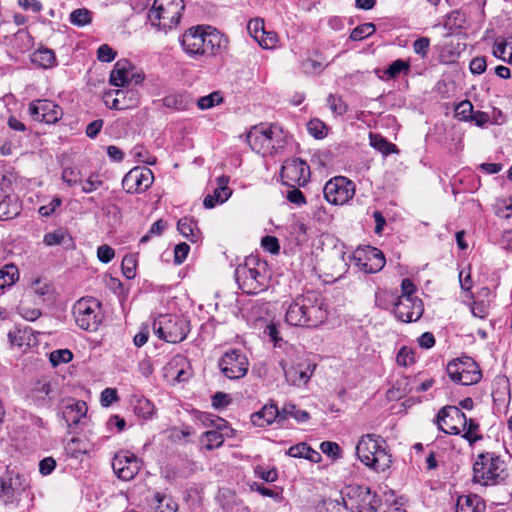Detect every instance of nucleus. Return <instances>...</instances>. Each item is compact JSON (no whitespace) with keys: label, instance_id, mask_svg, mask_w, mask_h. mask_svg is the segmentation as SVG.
<instances>
[{"label":"nucleus","instance_id":"13d9d810","mask_svg":"<svg viewBox=\"0 0 512 512\" xmlns=\"http://www.w3.org/2000/svg\"><path fill=\"white\" fill-rule=\"evenodd\" d=\"M136 266H137V260L134 255L124 256L122 263H121L123 275L127 279H133L136 276Z\"/></svg>","mask_w":512,"mask_h":512},{"label":"nucleus","instance_id":"f257e3e1","mask_svg":"<svg viewBox=\"0 0 512 512\" xmlns=\"http://www.w3.org/2000/svg\"><path fill=\"white\" fill-rule=\"evenodd\" d=\"M327 314L323 295L315 290H307L289 304L285 322L290 326L315 328L327 319Z\"/></svg>","mask_w":512,"mask_h":512},{"label":"nucleus","instance_id":"c756f323","mask_svg":"<svg viewBox=\"0 0 512 512\" xmlns=\"http://www.w3.org/2000/svg\"><path fill=\"white\" fill-rule=\"evenodd\" d=\"M485 503L477 494L459 496L456 503V512H483Z\"/></svg>","mask_w":512,"mask_h":512},{"label":"nucleus","instance_id":"c85d7f7f","mask_svg":"<svg viewBox=\"0 0 512 512\" xmlns=\"http://www.w3.org/2000/svg\"><path fill=\"white\" fill-rule=\"evenodd\" d=\"M115 100L113 105L117 110L134 109L140 103V94L135 89H116Z\"/></svg>","mask_w":512,"mask_h":512},{"label":"nucleus","instance_id":"603ef678","mask_svg":"<svg viewBox=\"0 0 512 512\" xmlns=\"http://www.w3.org/2000/svg\"><path fill=\"white\" fill-rule=\"evenodd\" d=\"M73 359V353L69 349H59L52 351L49 355L50 363L57 367L64 363H69Z\"/></svg>","mask_w":512,"mask_h":512},{"label":"nucleus","instance_id":"f704fd0d","mask_svg":"<svg viewBox=\"0 0 512 512\" xmlns=\"http://www.w3.org/2000/svg\"><path fill=\"white\" fill-rule=\"evenodd\" d=\"M64 449L68 457L80 459L89 452L90 445L86 439L73 437L66 443Z\"/></svg>","mask_w":512,"mask_h":512},{"label":"nucleus","instance_id":"dca6fc26","mask_svg":"<svg viewBox=\"0 0 512 512\" xmlns=\"http://www.w3.org/2000/svg\"><path fill=\"white\" fill-rule=\"evenodd\" d=\"M435 423L445 434L459 435L463 423H466V415L456 406H445L438 411Z\"/></svg>","mask_w":512,"mask_h":512},{"label":"nucleus","instance_id":"412c9836","mask_svg":"<svg viewBox=\"0 0 512 512\" xmlns=\"http://www.w3.org/2000/svg\"><path fill=\"white\" fill-rule=\"evenodd\" d=\"M394 314L402 322H415L424 312L423 302L420 298H396Z\"/></svg>","mask_w":512,"mask_h":512},{"label":"nucleus","instance_id":"2eb2a0df","mask_svg":"<svg viewBox=\"0 0 512 512\" xmlns=\"http://www.w3.org/2000/svg\"><path fill=\"white\" fill-rule=\"evenodd\" d=\"M27 112L34 121L45 124H55L63 117L62 108L48 99L31 101Z\"/></svg>","mask_w":512,"mask_h":512},{"label":"nucleus","instance_id":"1a4fd4ad","mask_svg":"<svg viewBox=\"0 0 512 512\" xmlns=\"http://www.w3.org/2000/svg\"><path fill=\"white\" fill-rule=\"evenodd\" d=\"M76 325L85 331L95 332L104 320L102 304L93 297H83L72 308Z\"/></svg>","mask_w":512,"mask_h":512},{"label":"nucleus","instance_id":"f03ea898","mask_svg":"<svg viewBox=\"0 0 512 512\" xmlns=\"http://www.w3.org/2000/svg\"><path fill=\"white\" fill-rule=\"evenodd\" d=\"M235 279L246 294L255 295L267 288V263L257 257H247L244 264L235 269Z\"/></svg>","mask_w":512,"mask_h":512},{"label":"nucleus","instance_id":"4468645a","mask_svg":"<svg viewBox=\"0 0 512 512\" xmlns=\"http://www.w3.org/2000/svg\"><path fill=\"white\" fill-rule=\"evenodd\" d=\"M310 167L300 158H289L284 161L280 176L286 186H305L310 180Z\"/></svg>","mask_w":512,"mask_h":512},{"label":"nucleus","instance_id":"338daca9","mask_svg":"<svg viewBox=\"0 0 512 512\" xmlns=\"http://www.w3.org/2000/svg\"><path fill=\"white\" fill-rule=\"evenodd\" d=\"M262 248L271 253L278 254L280 251L279 241L275 236L266 235L261 240Z\"/></svg>","mask_w":512,"mask_h":512},{"label":"nucleus","instance_id":"20e7f679","mask_svg":"<svg viewBox=\"0 0 512 512\" xmlns=\"http://www.w3.org/2000/svg\"><path fill=\"white\" fill-rule=\"evenodd\" d=\"M356 454L359 460L373 470L380 472L390 467L391 455L386 450L385 440L375 434H366L361 437Z\"/></svg>","mask_w":512,"mask_h":512},{"label":"nucleus","instance_id":"4d7b16f0","mask_svg":"<svg viewBox=\"0 0 512 512\" xmlns=\"http://www.w3.org/2000/svg\"><path fill=\"white\" fill-rule=\"evenodd\" d=\"M254 474L256 477L268 483L275 482L278 479V472L275 467L267 469L263 465H257L254 467Z\"/></svg>","mask_w":512,"mask_h":512},{"label":"nucleus","instance_id":"bb28decb","mask_svg":"<svg viewBox=\"0 0 512 512\" xmlns=\"http://www.w3.org/2000/svg\"><path fill=\"white\" fill-rule=\"evenodd\" d=\"M161 105L174 112H185L193 107V99L186 93H171L158 100Z\"/></svg>","mask_w":512,"mask_h":512},{"label":"nucleus","instance_id":"e433bc0d","mask_svg":"<svg viewBox=\"0 0 512 512\" xmlns=\"http://www.w3.org/2000/svg\"><path fill=\"white\" fill-rule=\"evenodd\" d=\"M369 140L370 145L374 149L382 153L384 156L399 152V149L395 144L389 142L385 137H383L380 134H375L371 132L369 134Z\"/></svg>","mask_w":512,"mask_h":512},{"label":"nucleus","instance_id":"c03bdc74","mask_svg":"<svg viewBox=\"0 0 512 512\" xmlns=\"http://www.w3.org/2000/svg\"><path fill=\"white\" fill-rule=\"evenodd\" d=\"M307 131L315 139H323L328 135L329 127L320 119L313 118L307 123Z\"/></svg>","mask_w":512,"mask_h":512},{"label":"nucleus","instance_id":"5fc2aeb1","mask_svg":"<svg viewBox=\"0 0 512 512\" xmlns=\"http://www.w3.org/2000/svg\"><path fill=\"white\" fill-rule=\"evenodd\" d=\"M203 438L206 440L204 444L207 450H213L215 448L220 447L224 442V437L222 433L218 430H209L203 434Z\"/></svg>","mask_w":512,"mask_h":512},{"label":"nucleus","instance_id":"a211bd4d","mask_svg":"<svg viewBox=\"0 0 512 512\" xmlns=\"http://www.w3.org/2000/svg\"><path fill=\"white\" fill-rule=\"evenodd\" d=\"M154 175L147 167H134L122 180L123 189L129 194L145 192L153 183Z\"/></svg>","mask_w":512,"mask_h":512},{"label":"nucleus","instance_id":"79ce46f5","mask_svg":"<svg viewBox=\"0 0 512 512\" xmlns=\"http://www.w3.org/2000/svg\"><path fill=\"white\" fill-rule=\"evenodd\" d=\"M281 422L289 417L295 418L298 422H305L309 419V413L305 410L298 409L294 404H286L280 410Z\"/></svg>","mask_w":512,"mask_h":512},{"label":"nucleus","instance_id":"6e6552de","mask_svg":"<svg viewBox=\"0 0 512 512\" xmlns=\"http://www.w3.org/2000/svg\"><path fill=\"white\" fill-rule=\"evenodd\" d=\"M184 9V0H154L148 18L153 26L166 31L179 24Z\"/></svg>","mask_w":512,"mask_h":512},{"label":"nucleus","instance_id":"de8ad7c7","mask_svg":"<svg viewBox=\"0 0 512 512\" xmlns=\"http://www.w3.org/2000/svg\"><path fill=\"white\" fill-rule=\"evenodd\" d=\"M410 70V64L408 61L397 59L393 61L388 68L385 70V74L390 79L397 78L401 73L407 74Z\"/></svg>","mask_w":512,"mask_h":512},{"label":"nucleus","instance_id":"37998d69","mask_svg":"<svg viewBox=\"0 0 512 512\" xmlns=\"http://www.w3.org/2000/svg\"><path fill=\"white\" fill-rule=\"evenodd\" d=\"M18 277V269L14 265H6L0 269V289L13 285Z\"/></svg>","mask_w":512,"mask_h":512},{"label":"nucleus","instance_id":"423d86ee","mask_svg":"<svg viewBox=\"0 0 512 512\" xmlns=\"http://www.w3.org/2000/svg\"><path fill=\"white\" fill-rule=\"evenodd\" d=\"M505 463L493 452L480 453L473 463V481L484 486L496 485L506 478Z\"/></svg>","mask_w":512,"mask_h":512},{"label":"nucleus","instance_id":"ea45409f","mask_svg":"<svg viewBox=\"0 0 512 512\" xmlns=\"http://www.w3.org/2000/svg\"><path fill=\"white\" fill-rule=\"evenodd\" d=\"M93 12L87 8H77L69 15V21L77 27H84L92 23Z\"/></svg>","mask_w":512,"mask_h":512},{"label":"nucleus","instance_id":"f8f14e48","mask_svg":"<svg viewBox=\"0 0 512 512\" xmlns=\"http://www.w3.org/2000/svg\"><path fill=\"white\" fill-rule=\"evenodd\" d=\"M325 199L333 205H343L355 195V184L343 176L330 179L323 188Z\"/></svg>","mask_w":512,"mask_h":512},{"label":"nucleus","instance_id":"680f3d73","mask_svg":"<svg viewBox=\"0 0 512 512\" xmlns=\"http://www.w3.org/2000/svg\"><path fill=\"white\" fill-rule=\"evenodd\" d=\"M445 25L450 26V28L464 29L466 25L465 14L459 10L452 11Z\"/></svg>","mask_w":512,"mask_h":512},{"label":"nucleus","instance_id":"5701e85b","mask_svg":"<svg viewBox=\"0 0 512 512\" xmlns=\"http://www.w3.org/2000/svg\"><path fill=\"white\" fill-rule=\"evenodd\" d=\"M203 26H196L187 29L180 38L183 50L191 57L200 56L203 41Z\"/></svg>","mask_w":512,"mask_h":512},{"label":"nucleus","instance_id":"a878e982","mask_svg":"<svg viewBox=\"0 0 512 512\" xmlns=\"http://www.w3.org/2000/svg\"><path fill=\"white\" fill-rule=\"evenodd\" d=\"M8 338L12 347H17L23 352L37 343V338L29 327H15L8 333Z\"/></svg>","mask_w":512,"mask_h":512},{"label":"nucleus","instance_id":"bf43d9fd","mask_svg":"<svg viewBox=\"0 0 512 512\" xmlns=\"http://www.w3.org/2000/svg\"><path fill=\"white\" fill-rule=\"evenodd\" d=\"M167 227V223L163 219H159L152 224L147 234H145L139 241L140 244L147 243L151 236H160Z\"/></svg>","mask_w":512,"mask_h":512},{"label":"nucleus","instance_id":"c9c22d12","mask_svg":"<svg viewBox=\"0 0 512 512\" xmlns=\"http://www.w3.org/2000/svg\"><path fill=\"white\" fill-rule=\"evenodd\" d=\"M178 231L186 237L192 243H195L199 239V229L197 227V222L192 218L183 217L177 222Z\"/></svg>","mask_w":512,"mask_h":512},{"label":"nucleus","instance_id":"a19ab883","mask_svg":"<svg viewBox=\"0 0 512 512\" xmlns=\"http://www.w3.org/2000/svg\"><path fill=\"white\" fill-rule=\"evenodd\" d=\"M462 430L464 431L462 437L468 441L470 445H473L475 442L482 439V435L477 433L479 430V423L472 418L468 419L466 417V423H463L461 427V431Z\"/></svg>","mask_w":512,"mask_h":512},{"label":"nucleus","instance_id":"393cba45","mask_svg":"<svg viewBox=\"0 0 512 512\" xmlns=\"http://www.w3.org/2000/svg\"><path fill=\"white\" fill-rule=\"evenodd\" d=\"M87 410L86 402L69 399L63 407L62 418L65 420L68 427H74L86 416Z\"/></svg>","mask_w":512,"mask_h":512},{"label":"nucleus","instance_id":"8fccbe9b","mask_svg":"<svg viewBox=\"0 0 512 512\" xmlns=\"http://www.w3.org/2000/svg\"><path fill=\"white\" fill-rule=\"evenodd\" d=\"M327 104L330 110L337 116L345 114L348 110V105L340 95L330 94L327 97Z\"/></svg>","mask_w":512,"mask_h":512},{"label":"nucleus","instance_id":"0eeeda50","mask_svg":"<svg viewBox=\"0 0 512 512\" xmlns=\"http://www.w3.org/2000/svg\"><path fill=\"white\" fill-rule=\"evenodd\" d=\"M154 334L168 343L184 341L190 332V321L184 316L160 314L152 323Z\"/></svg>","mask_w":512,"mask_h":512},{"label":"nucleus","instance_id":"72a5a7b5","mask_svg":"<svg viewBox=\"0 0 512 512\" xmlns=\"http://www.w3.org/2000/svg\"><path fill=\"white\" fill-rule=\"evenodd\" d=\"M31 61L33 64L45 69L54 67L57 62L55 52L46 47L34 51L31 55Z\"/></svg>","mask_w":512,"mask_h":512},{"label":"nucleus","instance_id":"6ab92c4d","mask_svg":"<svg viewBox=\"0 0 512 512\" xmlns=\"http://www.w3.org/2000/svg\"><path fill=\"white\" fill-rule=\"evenodd\" d=\"M354 259L356 265L366 273H377L384 268L386 263L383 252L372 246L356 251Z\"/></svg>","mask_w":512,"mask_h":512},{"label":"nucleus","instance_id":"4be33fe9","mask_svg":"<svg viewBox=\"0 0 512 512\" xmlns=\"http://www.w3.org/2000/svg\"><path fill=\"white\" fill-rule=\"evenodd\" d=\"M202 43L200 56H216L227 49L228 39L218 30L207 26L203 30Z\"/></svg>","mask_w":512,"mask_h":512},{"label":"nucleus","instance_id":"2f4dec72","mask_svg":"<svg viewBox=\"0 0 512 512\" xmlns=\"http://www.w3.org/2000/svg\"><path fill=\"white\" fill-rule=\"evenodd\" d=\"M43 242L47 246L64 245L65 248H73L74 242L68 231L64 228H58L44 235Z\"/></svg>","mask_w":512,"mask_h":512},{"label":"nucleus","instance_id":"6e6d98bb","mask_svg":"<svg viewBox=\"0 0 512 512\" xmlns=\"http://www.w3.org/2000/svg\"><path fill=\"white\" fill-rule=\"evenodd\" d=\"M376 28L373 23H364L354 28L350 34V39L353 41H360L375 32Z\"/></svg>","mask_w":512,"mask_h":512},{"label":"nucleus","instance_id":"ddd939ff","mask_svg":"<svg viewBox=\"0 0 512 512\" xmlns=\"http://www.w3.org/2000/svg\"><path fill=\"white\" fill-rule=\"evenodd\" d=\"M218 366L226 378L237 380L247 374L249 361L241 350L231 349L222 355L219 359Z\"/></svg>","mask_w":512,"mask_h":512},{"label":"nucleus","instance_id":"09e8293b","mask_svg":"<svg viewBox=\"0 0 512 512\" xmlns=\"http://www.w3.org/2000/svg\"><path fill=\"white\" fill-rule=\"evenodd\" d=\"M178 366L187 367V357L181 354H177L174 357H172L171 360L164 367L165 377L173 379L177 370L179 369Z\"/></svg>","mask_w":512,"mask_h":512},{"label":"nucleus","instance_id":"473e14b6","mask_svg":"<svg viewBox=\"0 0 512 512\" xmlns=\"http://www.w3.org/2000/svg\"><path fill=\"white\" fill-rule=\"evenodd\" d=\"M52 392L51 382L38 381L33 388L31 397L37 406L43 407L50 404L53 398Z\"/></svg>","mask_w":512,"mask_h":512},{"label":"nucleus","instance_id":"052dcab7","mask_svg":"<svg viewBox=\"0 0 512 512\" xmlns=\"http://www.w3.org/2000/svg\"><path fill=\"white\" fill-rule=\"evenodd\" d=\"M257 43L264 49H272L278 42V35L274 31H266L265 34H260Z\"/></svg>","mask_w":512,"mask_h":512},{"label":"nucleus","instance_id":"49530a36","mask_svg":"<svg viewBox=\"0 0 512 512\" xmlns=\"http://www.w3.org/2000/svg\"><path fill=\"white\" fill-rule=\"evenodd\" d=\"M19 214V206L8 196L0 202V220L12 219Z\"/></svg>","mask_w":512,"mask_h":512},{"label":"nucleus","instance_id":"7ed1b4c3","mask_svg":"<svg viewBox=\"0 0 512 512\" xmlns=\"http://www.w3.org/2000/svg\"><path fill=\"white\" fill-rule=\"evenodd\" d=\"M246 140L253 151L263 156L274 155L287 144L283 130L277 125H255Z\"/></svg>","mask_w":512,"mask_h":512},{"label":"nucleus","instance_id":"b1692460","mask_svg":"<svg viewBox=\"0 0 512 512\" xmlns=\"http://www.w3.org/2000/svg\"><path fill=\"white\" fill-rule=\"evenodd\" d=\"M230 178L226 175H221L216 179L217 187L214 189L213 194H208L204 197L203 205L206 209H212L217 204H223L229 199L232 190L228 187Z\"/></svg>","mask_w":512,"mask_h":512},{"label":"nucleus","instance_id":"58836bf2","mask_svg":"<svg viewBox=\"0 0 512 512\" xmlns=\"http://www.w3.org/2000/svg\"><path fill=\"white\" fill-rule=\"evenodd\" d=\"M155 512H177L178 503L172 496L157 492L154 495Z\"/></svg>","mask_w":512,"mask_h":512},{"label":"nucleus","instance_id":"864d4df0","mask_svg":"<svg viewBox=\"0 0 512 512\" xmlns=\"http://www.w3.org/2000/svg\"><path fill=\"white\" fill-rule=\"evenodd\" d=\"M396 362L399 366L409 367L415 363V352L412 348L403 346L399 349Z\"/></svg>","mask_w":512,"mask_h":512},{"label":"nucleus","instance_id":"9d476101","mask_svg":"<svg viewBox=\"0 0 512 512\" xmlns=\"http://www.w3.org/2000/svg\"><path fill=\"white\" fill-rule=\"evenodd\" d=\"M344 505L352 512H376L381 504L380 497L369 487L349 485L343 496Z\"/></svg>","mask_w":512,"mask_h":512},{"label":"nucleus","instance_id":"e2e57ef3","mask_svg":"<svg viewBox=\"0 0 512 512\" xmlns=\"http://www.w3.org/2000/svg\"><path fill=\"white\" fill-rule=\"evenodd\" d=\"M473 111V105L468 100L460 102L455 108L456 117L464 121L470 120Z\"/></svg>","mask_w":512,"mask_h":512},{"label":"nucleus","instance_id":"39448f33","mask_svg":"<svg viewBox=\"0 0 512 512\" xmlns=\"http://www.w3.org/2000/svg\"><path fill=\"white\" fill-rule=\"evenodd\" d=\"M31 500V491L25 477L7 472L0 477V502L10 510H16Z\"/></svg>","mask_w":512,"mask_h":512},{"label":"nucleus","instance_id":"3c124183","mask_svg":"<svg viewBox=\"0 0 512 512\" xmlns=\"http://www.w3.org/2000/svg\"><path fill=\"white\" fill-rule=\"evenodd\" d=\"M251 489L258 492L262 496L270 497L277 502H281L283 500V496H282L283 489L281 487H275L274 489H271V488L265 487L262 484L254 483L251 486Z\"/></svg>","mask_w":512,"mask_h":512},{"label":"nucleus","instance_id":"0e129e2a","mask_svg":"<svg viewBox=\"0 0 512 512\" xmlns=\"http://www.w3.org/2000/svg\"><path fill=\"white\" fill-rule=\"evenodd\" d=\"M250 36L256 41L260 34H265L264 21L260 18L252 19L247 24Z\"/></svg>","mask_w":512,"mask_h":512},{"label":"nucleus","instance_id":"7c9ffc66","mask_svg":"<svg viewBox=\"0 0 512 512\" xmlns=\"http://www.w3.org/2000/svg\"><path fill=\"white\" fill-rule=\"evenodd\" d=\"M129 65L127 60L116 62L109 77V82L115 87H124L129 84Z\"/></svg>","mask_w":512,"mask_h":512},{"label":"nucleus","instance_id":"f3484780","mask_svg":"<svg viewBox=\"0 0 512 512\" xmlns=\"http://www.w3.org/2000/svg\"><path fill=\"white\" fill-rule=\"evenodd\" d=\"M112 468L119 479L129 481L138 474L141 461L134 453L121 450L113 457Z\"/></svg>","mask_w":512,"mask_h":512},{"label":"nucleus","instance_id":"aec40b11","mask_svg":"<svg viewBox=\"0 0 512 512\" xmlns=\"http://www.w3.org/2000/svg\"><path fill=\"white\" fill-rule=\"evenodd\" d=\"M280 365L283 369L286 381L293 386L302 387L305 386L316 368L306 361L292 363L288 365L286 362L281 361Z\"/></svg>","mask_w":512,"mask_h":512},{"label":"nucleus","instance_id":"69168bd1","mask_svg":"<svg viewBox=\"0 0 512 512\" xmlns=\"http://www.w3.org/2000/svg\"><path fill=\"white\" fill-rule=\"evenodd\" d=\"M291 189L287 191L286 199L297 206L306 204V198L299 189L300 186H289Z\"/></svg>","mask_w":512,"mask_h":512},{"label":"nucleus","instance_id":"4c0bfd02","mask_svg":"<svg viewBox=\"0 0 512 512\" xmlns=\"http://www.w3.org/2000/svg\"><path fill=\"white\" fill-rule=\"evenodd\" d=\"M133 411L135 415L143 419H149L154 414V404L142 396H134L132 400Z\"/></svg>","mask_w":512,"mask_h":512},{"label":"nucleus","instance_id":"774afa93","mask_svg":"<svg viewBox=\"0 0 512 512\" xmlns=\"http://www.w3.org/2000/svg\"><path fill=\"white\" fill-rule=\"evenodd\" d=\"M343 507L337 500L325 499L317 505V512H342Z\"/></svg>","mask_w":512,"mask_h":512},{"label":"nucleus","instance_id":"cd10ccee","mask_svg":"<svg viewBox=\"0 0 512 512\" xmlns=\"http://www.w3.org/2000/svg\"><path fill=\"white\" fill-rule=\"evenodd\" d=\"M275 420L281 423L280 410L273 403L263 406L259 411L251 415L252 424L258 427L268 426Z\"/></svg>","mask_w":512,"mask_h":512},{"label":"nucleus","instance_id":"9b49d317","mask_svg":"<svg viewBox=\"0 0 512 512\" xmlns=\"http://www.w3.org/2000/svg\"><path fill=\"white\" fill-rule=\"evenodd\" d=\"M446 371L453 382L461 385L477 384L482 378L479 365L468 356L451 360Z\"/></svg>","mask_w":512,"mask_h":512},{"label":"nucleus","instance_id":"a18cd8bd","mask_svg":"<svg viewBox=\"0 0 512 512\" xmlns=\"http://www.w3.org/2000/svg\"><path fill=\"white\" fill-rule=\"evenodd\" d=\"M223 100L222 93L220 91H214L209 95L200 97L196 104L200 110H207L221 104Z\"/></svg>","mask_w":512,"mask_h":512}]
</instances>
